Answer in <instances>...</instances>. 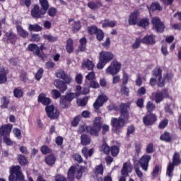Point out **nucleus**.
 I'll return each mask as SVG.
<instances>
[{
	"label": "nucleus",
	"mask_w": 181,
	"mask_h": 181,
	"mask_svg": "<svg viewBox=\"0 0 181 181\" xmlns=\"http://www.w3.org/2000/svg\"><path fill=\"white\" fill-rule=\"evenodd\" d=\"M146 108L148 112H152L155 110V105L152 102L148 101L146 105Z\"/></svg>",
	"instance_id": "nucleus-49"
},
{
	"label": "nucleus",
	"mask_w": 181,
	"mask_h": 181,
	"mask_svg": "<svg viewBox=\"0 0 181 181\" xmlns=\"http://www.w3.org/2000/svg\"><path fill=\"white\" fill-rule=\"evenodd\" d=\"M110 152L112 156H117L119 153V148L117 146H113L110 148Z\"/></svg>",
	"instance_id": "nucleus-47"
},
{
	"label": "nucleus",
	"mask_w": 181,
	"mask_h": 181,
	"mask_svg": "<svg viewBox=\"0 0 181 181\" xmlns=\"http://www.w3.org/2000/svg\"><path fill=\"white\" fill-rule=\"evenodd\" d=\"M78 95H80V93H67L65 97L66 98L68 103H71V101H73L76 97H78Z\"/></svg>",
	"instance_id": "nucleus-30"
},
{
	"label": "nucleus",
	"mask_w": 181,
	"mask_h": 181,
	"mask_svg": "<svg viewBox=\"0 0 181 181\" xmlns=\"http://www.w3.org/2000/svg\"><path fill=\"white\" fill-rule=\"evenodd\" d=\"M43 38L45 40H48V42H56L57 40V37H56L55 36H53L52 35H47L45 34L43 35Z\"/></svg>",
	"instance_id": "nucleus-43"
},
{
	"label": "nucleus",
	"mask_w": 181,
	"mask_h": 181,
	"mask_svg": "<svg viewBox=\"0 0 181 181\" xmlns=\"http://www.w3.org/2000/svg\"><path fill=\"white\" fill-rule=\"evenodd\" d=\"M88 8H90V9H93L95 11V9H98V8H100V6H103V4L100 2H98V3L89 2L88 4Z\"/></svg>",
	"instance_id": "nucleus-35"
},
{
	"label": "nucleus",
	"mask_w": 181,
	"mask_h": 181,
	"mask_svg": "<svg viewBox=\"0 0 181 181\" xmlns=\"http://www.w3.org/2000/svg\"><path fill=\"white\" fill-rule=\"evenodd\" d=\"M88 99L87 98H83L82 99H78L77 100V104L79 105V107H85V105H87Z\"/></svg>",
	"instance_id": "nucleus-50"
},
{
	"label": "nucleus",
	"mask_w": 181,
	"mask_h": 181,
	"mask_svg": "<svg viewBox=\"0 0 181 181\" xmlns=\"http://www.w3.org/2000/svg\"><path fill=\"white\" fill-rule=\"evenodd\" d=\"M21 173V167L19 165L17 166H13L11 169L10 170V176L8 177V179L10 181H16V177H15L14 175H18Z\"/></svg>",
	"instance_id": "nucleus-16"
},
{
	"label": "nucleus",
	"mask_w": 181,
	"mask_h": 181,
	"mask_svg": "<svg viewBox=\"0 0 181 181\" xmlns=\"http://www.w3.org/2000/svg\"><path fill=\"white\" fill-rule=\"evenodd\" d=\"M103 152L105 153L106 155H108L110 153V146L106 143H103L101 148Z\"/></svg>",
	"instance_id": "nucleus-54"
},
{
	"label": "nucleus",
	"mask_w": 181,
	"mask_h": 181,
	"mask_svg": "<svg viewBox=\"0 0 181 181\" xmlns=\"http://www.w3.org/2000/svg\"><path fill=\"white\" fill-rule=\"evenodd\" d=\"M28 50L30 52H33L35 56H37L38 57H41L42 55L40 54V48L35 44H30L28 47Z\"/></svg>",
	"instance_id": "nucleus-18"
},
{
	"label": "nucleus",
	"mask_w": 181,
	"mask_h": 181,
	"mask_svg": "<svg viewBox=\"0 0 181 181\" xmlns=\"http://www.w3.org/2000/svg\"><path fill=\"white\" fill-rule=\"evenodd\" d=\"M87 44V40L86 37H83L80 40V45H79V49L81 52H84L86 50V45Z\"/></svg>",
	"instance_id": "nucleus-40"
},
{
	"label": "nucleus",
	"mask_w": 181,
	"mask_h": 181,
	"mask_svg": "<svg viewBox=\"0 0 181 181\" xmlns=\"http://www.w3.org/2000/svg\"><path fill=\"white\" fill-rule=\"evenodd\" d=\"M169 124V120L168 119H164L162 120L159 124V129H165V127H168Z\"/></svg>",
	"instance_id": "nucleus-51"
},
{
	"label": "nucleus",
	"mask_w": 181,
	"mask_h": 181,
	"mask_svg": "<svg viewBox=\"0 0 181 181\" xmlns=\"http://www.w3.org/2000/svg\"><path fill=\"white\" fill-rule=\"evenodd\" d=\"M141 42H142V40L136 38L135 42L132 45V49H138L141 46Z\"/></svg>",
	"instance_id": "nucleus-58"
},
{
	"label": "nucleus",
	"mask_w": 181,
	"mask_h": 181,
	"mask_svg": "<svg viewBox=\"0 0 181 181\" xmlns=\"http://www.w3.org/2000/svg\"><path fill=\"white\" fill-rule=\"evenodd\" d=\"M1 108H8V105H9V98H8L6 96H4L1 98Z\"/></svg>",
	"instance_id": "nucleus-33"
},
{
	"label": "nucleus",
	"mask_w": 181,
	"mask_h": 181,
	"mask_svg": "<svg viewBox=\"0 0 181 181\" xmlns=\"http://www.w3.org/2000/svg\"><path fill=\"white\" fill-rule=\"evenodd\" d=\"M90 142H91V140L90 139V137H88L87 135L83 134L81 136V145H88L90 144Z\"/></svg>",
	"instance_id": "nucleus-34"
},
{
	"label": "nucleus",
	"mask_w": 181,
	"mask_h": 181,
	"mask_svg": "<svg viewBox=\"0 0 181 181\" xmlns=\"http://www.w3.org/2000/svg\"><path fill=\"white\" fill-rule=\"evenodd\" d=\"M149 25V19L148 18H143L140 20L139 23V26H141V28H146V26Z\"/></svg>",
	"instance_id": "nucleus-41"
},
{
	"label": "nucleus",
	"mask_w": 181,
	"mask_h": 181,
	"mask_svg": "<svg viewBox=\"0 0 181 181\" xmlns=\"http://www.w3.org/2000/svg\"><path fill=\"white\" fill-rule=\"evenodd\" d=\"M45 110L49 118L54 119L59 117V113L57 112V110H54V106L53 105L47 106Z\"/></svg>",
	"instance_id": "nucleus-14"
},
{
	"label": "nucleus",
	"mask_w": 181,
	"mask_h": 181,
	"mask_svg": "<svg viewBox=\"0 0 181 181\" xmlns=\"http://www.w3.org/2000/svg\"><path fill=\"white\" fill-rule=\"evenodd\" d=\"M147 8H148V11H149V13H150V15H151V13L152 12H153L154 11H156V10L159 9V4H158V3H153V4H151V7H148V6H147Z\"/></svg>",
	"instance_id": "nucleus-45"
},
{
	"label": "nucleus",
	"mask_w": 181,
	"mask_h": 181,
	"mask_svg": "<svg viewBox=\"0 0 181 181\" xmlns=\"http://www.w3.org/2000/svg\"><path fill=\"white\" fill-rule=\"evenodd\" d=\"M142 43H144V45H155V36L153 35H146L142 39Z\"/></svg>",
	"instance_id": "nucleus-20"
},
{
	"label": "nucleus",
	"mask_w": 181,
	"mask_h": 181,
	"mask_svg": "<svg viewBox=\"0 0 181 181\" xmlns=\"http://www.w3.org/2000/svg\"><path fill=\"white\" fill-rule=\"evenodd\" d=\"M51 94L53 97V98H54L55 100H57V98H60L62 94L60 93V91L54 89L52 90Z\"/></svg>",
	"instance_id": "nucleus-52"
},
{
	"label": "nucleus",
	"mask_w": 181,
	"mask_h": 181,
	"mask_svg": "<svg viewBox=\"0 0 181 181\" xmlns=\"http://www.w3.org/2000/svg\"><path fill=\"white\" fill-rule=\"evenodd\" d=\"M82 67L83 69H87V70H93L94 69V63L88 59L84 60Z\"/></svg>",
	"instance_id": "nucleus-24"
},
{
	"label": "nucleus",
	"mask_w": 181,
	"mask_h": 181,
	"mask_svg": "<svg viewBox=\"0 0 181 181\" xmlns=\"http://www.w3.org/2000/svg\"><path fill=\"white\" fill-rule=\"evenodd\" d=\"M43 69H40L35 74V78L36 80H37L39 81V80H40V78H42V76H43Z\"/></svg>",
	"instance_id": "nucleus-59"
},
{
	"label": "nucleus",
	"mask_w": 181,
	"mask_h": 181,
	"mask_svg": "<svg viewBox=\"0 0 181 181\" xmlns=\"http://www.w3.org/2000/svg\"><path fill=\"white\" fill-rule=\"evenodd\" d=\"M40 6H42V10L47 12V9H49V1L47 0H39Z\"/></svg>",
	"instance_id": "nucleus-32"
},
{
	"label": "nucleus",
	"mask_w": 181,
	"mask_h": 181,
	"mask_svg": "<svg viewBox=\"0 0 181 181\" xmlns=\"http://www.w3.org/2000/svg\"><path fill=\"white\" fill-rule=\"evenodd\" d=\"M54 84L55 87H57L61 91V93H64V91L67 90V85H66L63 81L59 79L55 80Z\"/></svg>",
	"instance_id": "nucleus-17"
},
{
	"label": "nucleus",
	"mask_w": 181,
	"mask_h": 181,
	"mask_svg": "<svg viewBox=\"0 0 181 181\" xmlns=\"http://www.w3.org/2000/svg\"><path fill=\"white\" fill-rule=\"evenodd\" d=\"M115 55L111 52L102 51L99 53V62L97 67L99 70H103L107 63L114 60Z\"/></svg>",
	"instance_id": "nucleus-2"
},
{
	"label": "nucleus",
	"mask_w": 181,
	"mask_h": 181,
	"mask_svg": "<svg viewBox=\"0 0 181 181\" xmlns=\"http://www.w3.org/2000/svg\"><path fill=\"white\" fill-rule=\"evenodd\" d=\"M104 173V167H103L102 164H100L99 165L96 166L95 168V175L96 176H98V175H103Z\"/></svg>",
	"instance_id": "nucleus-38"
},
{
	"label": "nucleus",
	"mask_w": 181,
	"mask_h": 181,
	"mask_svg": "<svg viewBox=\"0 0 181 181\" xmlns=\"http://www.w3.org/2000/svg\"><path fill=\"white\" fill-rule=\"evenodd\" d=\"M99 29L96 26H92L88 28V32L89 35H96Z\"/></svg>",
	"instance_id": "nucleus-48"
},
{
	"label": "nucleus",
	"mask_w": 181,
	"mask_h": 181,
	"mask_svg": "<svg viewBox=\"0 0 181 181\" xmlns=\"http://www.w3.org/2000/svg\"><path fill=\"white\" fill-rule=\"evenodd\" d=\"M16 37V35L13 33H7L4 39H6V42H12V40H15Z\"/></svg>",
	"instance_id": "nucleus-44"
},
{
	"label": "nucleus",
	"mask_w": 181,
	"mask_h": 181,
	"mask_svg": "<svg viewBox=\"0 0 181 181\" xmlns=\"http://www.w3.org/2000/svg\"><path fill=\"white\" fill-rule=\"evenodd\" d=\"M14 97L16 98H21V97H23V91L18 88H15L13 90Z\"/></svg>",
	"instance_id": "nucleus-46"
},
{
	"label": "nucleus",
	"mask_w": 181,
	"mask_h": 181,
	"mask_svg": "<svg viewBox=\"0 0 181 181\" xmlns=\"http://www.w3.org/2000/svg\"><path fill=\"white\" fill-rule=\"evenodd\" d=\"M149 160H151V156L149 155H144L139 160V163L143 170H148V168L149 166Z\"/></svg>",
	"instance_id": "nucleus-10"
},
{
	"label": "nucleus",
	"mask_w": 181,
	"mask_h": 181,
	"mask_svg": "<svg viewBox=\"0 0 181 181\" xmlns=\"http://www.w3.org/2000/svg\"><path fill=\"white\" fill-rule=\"evenodd\" d=\"M8 71L5 69V67L2 66L0 68V84H4L8 81V78L6 77Z\"/></svg>",
	"instance_id": "nucleus-19"
},
{
	"label": "nucleus",
	"mask_w": 181,
	"mask_h": 181,
	"mask_svg": "<svg viewBox=\"0 0 181 181\" xmlns=\"http://www.w3.org/2000/svg\"><path fill=\"white\" fill-rule=\"evenodd\" d=\"M163 79H162V69H159V87L165 86L166 81H170L173 78V75L170 73H166L163 75Z\"/></svg>",
	"instance_id": "nucleus-8"
},
{
	"label": "nucleus",
	"mask_w": 181,
	"mask_h": 181,
	"mask_svg": "<svg viewBox=\"0 0 181 181\" xmlns=\"http://www.w3.org/2000/svg\"><path fill=\"white\" fill-rule=\"evenodd\" d=\"M67 103H69L67 98H66V96H62L60 99V104L62 108H66L67 107Z\"/></svg>",
	"instance_id": "nucleus-53"
},
{
	"label": "nucleus",
	"mask_w": 181,
	"mask_h": 181,
	"mask_svg": "<svg viewBox=\"0 0 181 181\" xmlns=\"http://www.w3.org/2000/svg\"><path fill=\"white\" fill-rule=\"evenodd\" d=\"M132 169H133V167L131 163H124L123 164V167L121 170L122 175L128 176V174L132 172Z\"/></svg>",
	"instance_id": "nucleus-15"
},
{
	"label": "nucleus",
	"mask_w": 181,
	"mask_h": 181,
	"mask_svg": "<svg viewBox=\"0 0 181 181\" xmlns=\"http://www.w3.org/2000/svg\"><path fill=\"white\" fill-rule=\"evenodd\" d=\"M129 108V104L122 103L120 105V112L121 115L119 119L116 118H112L111 120V125L117 129L122 128L124 125L128 122V118H129V112H128V109Z\"/></svg>",
	"instance_id": "nucleus-1"
},
{
	"label": "nucleus",
	"mask_w": 181,
	"mask_h": 181,
	"mask_svg": "<svg viewBox=\"0 0 181 181\" xmlns=\"http://www.w3.org/2000/svg\"><path fill=\"white\" fill-rule=\"evenodd\" d=\"M45 162L47 165L52 166V165H54V162H56V157H54L53 155H51L45 158Z\"/></svg>",
	"instance_id": "nucleus-36"
},
{
	"label": "nucleus",
	"mask_w": 181,
	"mask_h": 181,
	"mask_svg": "<svg viewBox=\"0 0 181 181\" xmlns=\"http://www.w3.org/2000/svg\"><path fill=\"white\" fill-rule=\"evenodd\" d=\"M180 163V154L179 152H175L173 156V162L169 163L167 167L166 175L168 176V177H173V171L175 170V167L179 166Z\"/></svg>",
	"instance_id": "nucleus-3"
},
{
	"label": "nucleus",
	"mask_w": 181,
	"mask_h": 181,
	"mask_svg": "<svg viewBox=\"0 0 181 181\" xmlns=\"http://www.w3.org/2000/svg\"><path fill=\"white\" fill-rule=\"evenodd\" d=\"M134 132H135V127L133 125H131L127 127V136L132 135Z\"/></svg>",
	"instance_id": "nucleus-61"
},
{
	"label": "nucleus",
	"mask_w": 181,
	"mask_h": 181,
	"mask_svg": "<svg viewBox=\"0 0 181 181\" xmlns=\"http://www.w3.org/2000/svg\"><path fill=\"white\" fill-rule=\"evenodd\" d=\"M81 28V25H80V21H75L72 24L71 30L74 32V33H76V32H78V30H80Z\"/></svg>",
	"instance_id": "nucleus-37"
},
{
	"label": "nucleus",
	"mask_w": 181,
	"mask_h": 181,
	"mask_svg": "<svg viewBox=\"0 0 181 181\" xmlns=\"http://www.w3.org/2000/svg\"><path fill=\"white\" fill-rule=\"evenodd\" d=\"M17 29V33L21 36V37H23L24 39H26L28 36H29V33L28 31L25 30L22 26L18 25L16 27Z\"/></svg>",
	"instance_id": "nucleus-21"
},
{
	"label": "nucleus",
	"mask_w": 181,
	"mask_h": 181,
	"mask_svg": "<svg viewBox=\"0 0 181 181\" xmlns=\"http://www.w3.org/2000/svg\"><path fill=\"white\" fill-rule=\"evenodd\" d=\"M102 125L103 122H101V117H95L93 120V127H87L86 129L90 135L98 136V134H100V131H101Z\"/></svg>",
	"instance_id": "nucleus-4"
},
{
	"label": "nucleus",
	"mask_w": 181,
	"mask_h": 181,
	"mask_svg": "<svg viewBox=\"0 0 181 181\" xmlns=\"http://www.w3.org/2000/svg\"><path fill=\"white\" fill-rule=\"evenodd\" d=\"M12 124H4L0 127V136H9L12 131Z\"/></svg>",
	"instance_id": "nucleus-11"
},
{
	"label": "nucleus",
	"mask_w": 181,
	"mask_h": 181,
	"mask_svg": "<svg viewBox=\"0 0 181 181\" xmlns=\"http://www.w3.org/2000/svg\"><path fill=\"white\" fill-rule=\"evenodd\" d=\"M137 19H138V12L135 11L131 14L129 18V25H136Z\"/></svg>",
	"instance_id": "nucleus-27"
},
{
	"label": "nucleus",
	"mask_w": 181,
	"mask_h": 181,
	"mask_svg": "<svg viewBox=\"0 0 181 181\" xmlns=\"http://www.w3.org/2000/svg\"><path fill=\"white\" fill-rule=\"evenodd\" d=\"M3 141L4 144H7L8 146H11V145H13L12 141H11V139H9V136H4Z\"/></svg>",
	"instance_id": "nucleus-62"
},
{
	"label": "nucleus",
	"mask_w": 181,
	"mask_h": 181,
	"mask_svg": "<svg viewBox=\"0 0 181 181\" xmlns=\"http://www.w3.org/2000/svg\"><path fill=\"white\" fill-rule=\"evenodd\" d=\"M56 76L58 78H62L65 81L66 84H70L71 81H73L71 77L69 76L67 74H65L64 71L59 70L56 72Z\"/></svg>",
	"instance_id": "nucleus-13"
},
{
	"label": "nucleus",
	"mask_w": 181,
	"mask_h": 181,
	"mask_svg": "<svg viewBox=\"0 0 181 181\" xmlns=\"http://www.w3.org/2000/svg\"><path fill=\"white\" fill-rule=\"evenodd\" d=\"M151 23L153 25V30L159 32V18L158 17L153 18Z\"/></svg>",
	"instance_id": "nucleus-29"
},
{
	"label": "nucleus",
	"mask_w": 181,
	"mask_h": 181,
	"mask_svg": "<svg viewBox=\"0 0 181 181\" xmlns=\"http://www.w3.org/2000/svg\"><path fill=\"white\" fill-rule=\"evenodd\" d=\"M82 153L85 156L86 159H88V156L90 157L93 156V153H94V149L90 148L88 151L87 148L85 147L82 149Z\"/></svg>",
	"instance_id": "nucleus-31"
},
{
	"label": "nucleus",
	"mask_w": 181,
	"mask_h": 181,
	"mask_svg": "<svg viewBox=\"0 0 181 181\" xmlns=\"http://www.w3.org/2000/svg\"><path fill=\"white\" fill-rule=\"evenodd\" d=\"M160 139L161 141H165V142H170V141H172L170 133L165 132L163 134L160 135Z\"/></svg>",
	"instance_id": "nucleus-28"
},
{
	"label": "nucleus",
	"mask_w": 181,
	"mask_h": 181,
	"mask_svg": "<svg viewBox=\"0 0 181 181\" xmlns=\"http://www.w3.org/2000/svg\"><path fill=\"white\" fill-rule=\"evenodd\" d=\"M121 70V64L117 61H113L110 63V66L106 69V74H110L111 76H115L118 74Z\"/></svg>",
	"instance_id": "nucleus-5"
},
{
	"label": "nucleus",
	"mask_w": 181,
	"mask_h": 181,
	"mask_svg": "<svg viewBox=\"0 0 181 181\" xmlns=\"http://www.w3.org/2000/svg\"><path fill=\"white\" fill-rule=\"evenodd\" d=\"M100 23H101L103 28H107V26H108L109 28H115V25H117V21L105 20L103 21H101Z\"/></svg>",
	"instance_id": "nucleus-23"
},
{
	"label": "nucleus",
	"mask_w": 181,
	"mask_h": 181,
	"mask_svg": "<svg viewBox=\"0 0 181 181\" xmlns=\"http://www.w3.org/2000/svg\"><path fill=\"white\" fill-rule=\"evenodd\" d=\"M120 93L122 95H128L129 94V89L126 86H122Z\"/></svg>",
	"instance_id": "nucleus-60"
},
{
	"label": "nucleus",
	"mask_w": 181,
	"mask_h": 181,
	"mask_svg": "<svg viewBox=\"0 0 181 181\" xmlns=\"http://www.w3.org/2000/svg\"><path fill=\"white\" fill-rule=\"evenodd\" d=\"M31 15L35 19H40V18H43L44 15H46V12L40 8L39 5H35L31 10Z\"/></svg>",
	"instance_id": "nucleus-7"
},
{
	"label": "nucleus",
	"mask_w": 181,
	"mask_h": 181,
	"mask_svg": "<svg viewBox=\"0 0 181 181\" xmlns=\"http://www.w3.org/2000/svg\"><path fill=\"white\" fill-rule=\"evenodd\" d=\"M151 100L156 101L158 104V103H159V92L153 93L151 96Z\"/></svg>",
	"instance_id": "nucleus-55"
},
{
	"label": "nucleus",
	"mask_w": 181,
	"mask_h": 181,
	"mask_svg": "<svg viewBox=\"0 0 181 181\" xmlns=\"http://www.w3.org/2000/svg\"><path fill=\"white\" fill-rule=\"evenodd\" d=\"M96 37H97L98 40H99V42H101V40H103V39H104V32H103V30H99L96 33Z\"/></svg>",
	"instance_id": "nucleus-56"
},
{
	"label": "nucleus",
	"mask_w": 181,
	"mask_h": 181,
	"mask_svg": "<svg viewBox=\"0 0 181 181\" xmlns=\"http://www.w3.org/2000/svg\"><path fill=\"white\" fill-rule=\"evenodd\" d=\"M164 98H169V91L166 88L159 92V103L163 101Z\"/></svg>",
	"instance_id": "nucleus-26"
},
{
	"label": "nucleus",
	"mask_w": 181,
	"mask_h": 181,
	"mask_svg": "<svg viewBox=\"0 0 181 181\" xmlns=\"http://www.w3.org/2000/svg\"><path fill=\"white\" fill-rule=\"evenodd\" d=\"M28 30L32 32H40V30H42V27H40L39 25L37 24H35V25H30Z\"/></svg>",
	"instance_id": "nucleus-39"
},
{
	"label": "nucleus",
	"mask_w": 181,
	"mask_h": 181,
	"mask_svg": "<svg viewBox=\"0 0 181 181\" xmlns=\"http://www.w3.org/2000/svg\"><path fill=\"white\" fill-rule=\"evenodd\" d=\"M171 28L174 30H181V23H177L171 25Z\"/></svg>",
	"instance_id": "nucleus-64"
},
{
	"label": "nucleus",
	"mask_w": 181,
	"mask_h": 181,
	"mask_svg": "<svg viewBox=\"0 0 181 181\" xmlns=\"http://www.w3.org/2000/svg\"><path fill=\"white\" fill-rule=\"evenodd\" d=\"M134 169L138 177H139L140 179H142V176H144V173H142V171H141V170L139 169V167L135 166Z\"/></svg>",
	"instance_id": "nucleus-63"
},
{
	"label": "nucleus",
	"mask_w": 181,
	"mask_h": 181,
	"mask_svg": "<svg viewBox=\"0 0 181 181\" xmlns=\"http://www.w3.org/2000/svg\"><path fill=\"white\" fill-rule=\"evenodd\" d=\"M84 170V168L78 167L74 168V167H71L68 171V179L69 180H74V175H76V179H80L81 176H83V171Z\"/></svg>",
	"instance_id": "nucleus-6"
},
{
	"label": "nucleus",
	"mask_w": 181,
	"mask_h": 181,
	"mask_svg": "<svg viewBox=\"0 0 181 181\" xmlns=\"http://www.w3.org/2000/svg\"><path fill=\"white\" fill-rule=\"evenodd\" d=\"M18 160L20 165H26V163H28V159L23 155H21V154L18 155Z\"/></svg>",
	"instance_id": "nucleus-42"
},
{
	"label": "nucleus",
	"mask_w": 181,
	"mask_h": 181,
	"mask_svg": "<svg viewBox=\"0 0 181 181\" xmlns=\"http://www.w3.org/2000/svg\"><path fill=\"white\" fill-rule=\"evenodd\" d=\"M56 13H57V10L56 9V8L51 7L49 9H48L49 16H56Z\"/></svg>",
	"instance_id": "nucleus-57"
},
{
	"label": "nucleus",
	"mask_w": 181,
	"mask_h": 181,
	"mask_svg": "<svg viewBox=\"0 0 181 181\" xmlns=\"http://www.w3.org/2000/svg\"><path fill=\"white\" fill-rule=\"evenodd\" d=\"M156 121V116L152 113L147 115L143 117V122L144 125L149 126L153 124Z\"/></svg>",
	"instance_id": "nucleus-12"
},
{
	"label": "nucleus",
	"mask_w": 181,
	"mask_h": 181,
	"mask_svg": "<svg viewBox=\"0 0 181 181\" xmlns=\"http://www.w3.org/2000/svg\"><path fill=\"white\" fill-rule=\"evenodd\" d=\"M38 101L40 103H42L44 105H49L50 103H52V100L49 98H46L45 94H41L38 97Z\"/></svg>",
	"instance_id": "nucleus-22"
},
{
	"label": "nucleus",
	"mask_w": 181,
	"mask_h": 181,
	"mask_svg": "<svg viewBox=\"0 0 181 181\" xmlns=\"http://www.w3.org/2000/svg\"><path fill=\"white\" fill-rule=\"evenodd\" d=\"M73 39L69 38L66 40V49L68 53H73L74 50V47L73 46Z\"/></svg>",
	"instance_id": "nucleus-25"
},
{
	"label": "nucleus",
	"mask_w": 181,
	"mask_h": 181,
	"mask_svg": "<svg viewBox=\"0 0 181 181\" xmlns=\"http://www.w3.org/2000/svg\"><path fill=\"white\" fill-rule=\"evenodd\" d=\"M108 101V97L105 94L100 95L96 99L95 102L93 104V107L95 110H98L100 107H103L104 103Z\"/></svg>",
	"instance_id": "nucleus-9"
}]
</instances>
